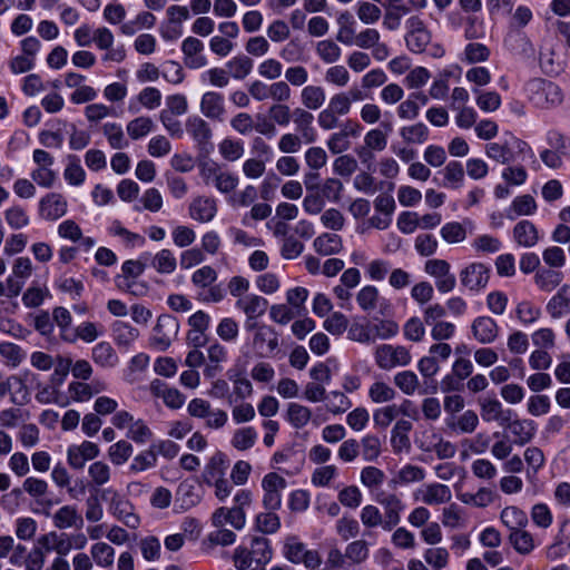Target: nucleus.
Masks as SVG:
<instances>
[{"label": "nucleus", "instance_id": "obj_20", "mask_svg": "<svg viewBox=\"0 0 570 570\" xmlns=\"http://www.w3.org/2000/svg\"><path fill=\"white\" fill-rule=\"evenodd\" d=\"M481 417L484 422H498L505 426L512 419L513 411L504 409L502 403L495 397H485L479 401Z\"/></svg>", "mask_w": 570, "mask_h": 570}, {"label": "nucleus", "instance_id": "obj_60", "mask_svg": "<svg viewBox=\"0 0 570 570\" xmlns=\"http://www.w3.org/2000/svg\"><path fill=\"white\" fill-rule=\"evenodd\" d=\"M219 155L227 161L234 163L244 155V142L239 139L225 138L218 144Z\"/></svg>", "mask_w": 570, "mask_h": 570}, {"label": "nucleus", "instance_id": "obj_33", "mask_svg": "<svg viewBox=\"0 0 570 570\" xmlns=\"http://www.w3.org/2000/svg\"><path fill=\"white\" fill-rule=\"evenodd\" d=\"M563 281V273L553 268L541 267L533 276L537 288L544 293H551L559 288Z\"/></svg>", "mask_w": 570, "mask_h": 570}, {"label": "nucleus", "instance_id": "obj_49", "mask_svg": "<svg viewBox=\"0 0 570 570\" xmlns=\"http://www.w3.org/2000/svg\"><path fill=\"white\" fill-rule=\"evenodd\" d=\"M226 68L232 78L243 80L252 72L253 60L245 55H238L227 61Z\"/></svg>", "mask_w": 570, "mask_h": 570}, {"label": "nucleus", "instance_id": "obj_48", "mask_svg": "<svg viewBox=\"0 0 570 570\" xmlns=\"http://www.w3.org/2000/svg\"><path fill=\"white\" fill-rule=\"evenodd\" d=\"M70 335L65 336V341L69 343L76 342L78 338L86 343H92L96 341L101 334L102 331L98 328V326L92 322H85L78 325L75 330H72Z\"/></svg>", "mask_w": 570, "mask_h": 570}, {"label": "nucleus", "instance_id": "obj_15", "mask_svg": "<svg viewBox=\"0 0 570 570\" xmlns=\"http://www.w3.org/2000/svg\"><path fill=\"white\" fill-rule=\"evenodd\" d=\"M490 269L482 263H471L460 272L462 286L472 292H479L488 285Z\"/></svg>", "mask_w": 570, "mask_h": 570}, {"label": "nucleus", "instance_id": "obj_56", "mask_svg": "<svg viewBox=\"0 0 570 570\" xmlns=\"http://www.w3.org/2000/svg\"><path fill=\"white\" fill-rule=\"evenodd\" d=\"M338 476V469L334 464L322 465L316 468L312 475L311 482L317 488H328L333 485V482Z\"/></svg>", "mask_w": 570, "mask_h": 570}, {"label": "nucleus", "instance_id": "obj_54", "mask_svg": "<svg viewBox=\"0 0 570 570\" xmlns=\"http://www.w3.org/2000/svg\"><path fill=\"white\" fill-rule=\"evenodd\" d=\"M150 265L156 269L159 274H173L177 267V261L174 253L164 248L155 254L151 258Z\"/></svg>", "mask_w": 570, "mask_h": 570}, {"label": "nucleus", "instance_id": "obj_36", "mask_svg": "<svg viewBox=\"0 0 570 570\" xmlns=\"http://www.w3.org/2000/svg\"><path fill=\"white\" fill-rule=\"evenodd\" d=\"M92 361L102 368H112L119 363V357L108 342H99L91 350Z\"/></svg>", "mask_w": 570, "mask_h": 570}, {"label": "nucleus", "instance_id": "obj_55", "mask_svg": "<svg viewBox=\"0 0 570 570\" xmlns=\"http://www.w3.org/2000/svg\"><path fill=\"white\" fill-rule=\"evenodd\" d=\"M312 411L302 404L289 403L286 411V419L295 429H302L308 424Z\"/></svg>", "mask_w": 570, "mask_h": 570}, {"label": "nucleus", "instance_id": "obj_14", "mask_svg": "<svg viewBox=\"0 0 570 570\" xmlns=\"http://www.w3.org/2000/svg\"><path fill=\"white\" fill-rule=\"evenodd\" d=\"M393 131L391 121H382L379 127L368 130L364 136V147L356 149L360 158H363L367 151H383L387 146V138Z\"/></svg>", "mask_w": 570, "mask_h": 570}, {"label": "nucleus", "instance_id": "obj_7", "mask_svg": "<svg viewBox=\"0 0 570 570\" xmlns=\"http://www.w3.org/2000/svg\"><path fill=\"white\" fill-rule=\"evenodd\" d=\"M376 365L384 371L407 366L412 356L407 347L403 345L381 344L374 351Z\"/></svg>", "mask_w": 570, "mask_h": 570}, {"label": "nucleus", "instance_id": "obj_24", "mask_svg": "<svg viewBox=\"0 0 570 570\" xmlns=\"http://www.w3.org/2000/svg\"><path fill=\"white\" fill-rule=\"evenodd\" d=\"M210 520L215 528H220L228 523L235 530H242L246 524V513L240 508L220 507L214 511Z\"/></svg>", "mask_w": 570, "mask_h": 570}, {"label": "nucleus", "instance_id": "obj_44", "mask_svg": "<svg viewBox=\"0 0 570 570\" xmlns=\"http://www.w3.org/2000/svg\"><path fill=\"white\" fill-rule=\"evenodd\" d=\"M508 540L512 548L522 556H528L535 549L533 535L525 528L510 532Z\"/></svg>", "mask_w": 570, "mask_h": 570}, {"label": "nucleus", "instance_id": "obj_23", "mask_svg": "<svg viewBox=\"0 0 570 570\" xmlns=\"http://www.w3.org/2000/svg\"><path fill=\"white\" fill-rule=\"evenodd\" d=\"M473 337L481 344H491L499 336V325L490 316H478L471 324Z\"/></svg>", "mask_w": 570, "mask_h": 570}, {"label": "nucleus", "instance_id": "obj_47", "mask_svg": "<svg viewBox=\"0 0 570 570\" xmlns=\"http://www.w3.org/2000/svg\"><path fill=\"white\" fill-rule=\"evenodd\" d=\"M101 130L112 149L120 150L129 146V140L126 138L120 124L106 122L102 125Z\"/></svg>", "mask_w": 570, "mask_h": 570}, {"label": "nucleus", "instance_id": "obj_10", "mask_svg": "<svg viewBox=\"0 0 570 570\" xmlns=\"http://www.w3.org/2000/svg\"><path fill=\"white\" fill-rule=\"evenodd\" d=\"M179 330L178 321L170 315H160L153 330L150 338L151 345L163 352L166 351L173 340L177 336Z\"/></svg>", "mask_w": 570, "mask_h": 570}, {"label": "nucleus", "instance_id": "obj_39", "mask_svg": "<svg viewBox=\"0 0 570 570\" xmlns=\"http://www.w3.org/2000/svg\"><path fill=\"white\" fill-rule=\"evenodd\" d=\"M12 385H17L13 393V402L23 404L29 400V393L23 380L18 375H12L7 380L0 374V399H2L11 389Z\"/></svg>", "mask_w": 570, "mask_h": 570}, {"label": "nucleus", "instance_id": "obj_26", "mask_svg": "<svg viewBox=\"0 0 570 570\" xmlns=\"http://www.w3.org/2000/svg\"><path fill=\"white\" fill-rule=\"evenodd\" d=\"M473 230L474 223L465 218L462 222L445 223L440 229V235L446 244H459L464 242L468 234H472Z\"/></svg>", "mask_w": 570, "mask_h": 570}, {"label": "nucleus", "instance_id": "obj_28", "mask_svg": "<svg viewBox=\"0 0 570 570\" xmlns=\"http://www.w3.org/2000/svg\"><path fill=\"white\" fill-rule=\"evenodd\" d=\"M546 309L554 318L570 314V284L561 285L557 293L548 301Z\"/></svg>", "mask_w": 570, "mask_h": 570}, {"label": "nucleus", "instance_id": "obj_9", "mask_svg": "<svg viewBox=\"0 0 570 570\" xmlns=\"http://www.w3.org/2000/svg\"><path fill=\"white\" fill-rule=\"evenodd\" d=\"M424 272L434 278L439 293L446 294L455 288L456 277L451 273V265L445 259L433 258L426 261Z\"/></svg>", "mask_w": 570, "mask_h": 570}, {"label": "nucleus", "instance_id": "obj_59", "mask_svg": "<svg viewBox=\"0 0 570 570\" xmlns=\"http://www.w3.org/2000/svg\"><path fill=\"white\" fill-rule=\"evenodd\" d=\"M355 13L358 20L366 26L376 23L382 17L380 7L368 1H358L355 4Z\"/></svg>", "mask_w": 570, "mask_h": 570}, {"label": "nucleus", "instance_id": "obj_2", "mask_svg": "<svg viewBox=\"0 0 570 570\" xmlns=\"http://www.w3.org/2000/svg\"><path fill=\"white\" fill-rule=\"evenodd\" d=\"M485 155L489 158L505 165L523 160L527 155L533 156V153L527 142L515 137H511L504 141L488 144L485 146Z\"/></svg>", "mask_w": 570, "mask_h": 570}, {"label": "nucleus", "instance_id": "obj_25", "mask_svg": "<svg viewBox=\"0 0 570 570\" xmlns=\"http://www.w3.org/2000/svg\"><path fill=\"white\" fill-rule=\"evenodd\" d=\"M504 428L510 430L518 446L530 443L537 434V423L531 419H511Z\"/></svg>", "mask_w": 570, "mask_h": 570}, {"label": "nucleus", "instance_id": "obj_61", "mask_svg": "<svg viewBox=\"0 0 570 570\" xmlns=\"http://www.w3.org/2000/svg\"><path fill=\"white\" fill-rule=\"evenodd\" d=\"M315 52L323 62L335 63L341 58L342 49L335 41L326 39L316 43Z\"/></svg>", "mask_w": 570, "mask_h": 570}, {"label": "nucleus", "instance_id": "obj_11", "mask_svg": "<svg viewBox=\"0 0 570 570\" xmlns=\"http://www.w3.org/2000/svg\"><path fill=\"white\" fill-rule=\"evenodd\" d=\"M286 480L275 472L267 473L262 480L264 491L263 505L267 511H276L282 505V491L286 488Z\"/></svg>", "mask_w": 570, "mask_h": 570}, {"label": "nucleus", "instance_id": "obj_22", "mask_svg": "<svg viewBox=\"0 0 570 570\" xmlns=\"http://www.w3.org/2000/svg\"><path fill=\"white\" fill-rule=\"evenodd\" d=\"M204 43L195 37H187L181 42L184 63L189 69H200L207 65V58L203 55Z\"/></svg>", "mask_w": 570, "mask_h": 570}, {"label": "nucleus", "instance_id": "obj_64", "mask_svg": "<svg viewBox=\"0 0 570 570\" xmlns=\"http://www.w3.org/2000/svg\"><path fill=\"white\" fill-rule=\"evenodd\" d=\"M425 562L433 568V570H443L448 567L450 553L445 548H430L424 551Z\"/></svg>", "mask_w": 570, "mask_h": 570}, {"label": "nucleus", "instance_id": "obj_3", "mask_svg": "<svg viewBox=\"0 0 570 570\" xmlns=\"http://www.w3.org/2000/svg\"><path fill=\"white\" fill-rule=\"evenodd\" d=\"M199 175L206 186H214L222 194L234 191L239 183L236 174L223 169L216 163L202 164Z\"/></svg>", "mask_w": 570, "mask_h": 570}, {"label": "nucleus", "instance_id": "obj_45", "mask_svg": "<svg viewBox=\"0 0 570 570\" xmlns=\"http://www.w3.org/2000/svg\"><path fill=\"white\" fill-rule=\"evenodd\" d=\"M537 210V204L531 195L518 196L513 199L507 213V217L511 220L518 216H529Z\"/></svg>", "mask_w": 570, "mask_h": 570}, {"label": "nucleus", "instance_id": "obj_43", "mask_svg": "<svg viewBox=\"0 0 570 570\" xmlns=\"http://www.w3.org/2000/svg\"><path fill=\"white\" fill-rule=\"evenodd\" d=\"M326 99L325 90L321 86L308 85L301 91V101L306 110L320 109Z\"/></svg>", "mask_w": 570, "mask_h": 570}, {"label": "nucleus", "instance_id": "obj_16", "mask_svg": "<svg viewBox=\"0 0 570 570\" xmlns=\"http://www.w3.org/2000/svg\"><path fill=\"white\" fill-rule=\"evenodd\" d=\"M218 212V202L212 196H196L188 206V215L198 223L212 222Z\"/></svg>", "mask_w": 570, "mask_h": 570}, {"label": "nucleus", "instance_id": "obj_1", "mask_svg": "<svg viewBox=\"0 0 570 570\" xmlns=\"http://www.w3.org/2000/svg\"><path fill=\"white\" fill-rule=\"evenodd\" d=\"M524 89L529 101L539 109L549 110L560 106L563 101L562 89L547 79H531Z\"/></svg>", "mask_w": 570, "mask_h": 570}, {"label": "nucleus", "instance_id": "obj_46", "mask_svg": "<svg viewBox=\"0 0 570 570\" xmlns=\"http://www.w3.org/2000/svg\"><path fill=\"white\" fill-rule=\"evenodd\" d=\"M111 331L114 340L119 346H130L139 336L137 328L122 321H116Z\"/></svg>", "mask_w": 570, "mask_h": 570}, {"label": "nucleus", "instance_id": "obj_42", "mask_svg": "<svg viewBox=\"0 0 570 570\" xmlns=\"http://www.w3.org/2000/svg\"><path fill=\"white\" fill-rule=\"evenodd\" d=\"M360 444V453L365 462H375L383 452V442L375 434L364 435Z\"/></svg>", "mask_w": 570, "mask_h": 570}, {"label": "nucleus", "instance_id": "obj_62", "mask_svg": "<svg viewBox=\"0 0 570 570\" xmlns=\"http://www.w3.org/2000/svg\"><path fill=\"white\" fill-rule=\"evenodd\" d=\"M154 128V121L150 117L140 116L127 124V134L132 140L146 137Z\"/></svg>", "mask_w": 570, "mask_h": 570}, {"label": "nucleus", "instance_id": "obj_29", "mask_svg": "<svg viewBox=\"0 0 570 570\" xmlns=\"http://www.w3.org/2000/svg\"><path fill=\"white\" fill-rule=\"evenodd\" d=\"M413 425L405 419L395 422L391 431V446L395 454L409 452L411 450L410 432Z\"/></svg>", "mask_w": 570, "mask_h": 570}, {"label": "nucleus", "instance_id": "obj_21", "mask_svg": "<svg viewBox=\"0 0 570 570\" xmlns=\"http://www.w3.org/2000/svg\"><path fill=\"white\" fill-rule=\"evenodd\" d=\"M32 272L33 266L29 257L21 256L16 258L12 264L11 275L6 278L10 292L14 293L16 296H19L26 281L32 275Z\"/></svg>", "mask_w": 570, "mask_h": 570}, {"label": "nucleus", "instance_id": "obj_40", "mask_svg": "<svg viewBox=\"0 0 570 570\" xmlns=\"http://www.w3.org/2000/svg\"><path fill=\"white\" fill-rule=\"evenodd\" d=\"M501 522L510 532L522 530L528 524L527 513L518 507H505L500 513Z\"/></svg>", "mask_w": 570, "mask_h": 570}, {"label": "nucleus", "instance_id": "obj_38", "mask_svg": "<svg viewBox=\"0 0 570 570\" xmlns=\"http://www.w3.org/2000/svg\"><path fill=\"white\" fill-rule=\"evenodd\" d=\"M227 377L233 383V393L229 396V403H233V396L236 400H245L253 394L250 381L244 376L240 371L232 368L227 372Z\"/></svg>", "mask_w": 570, "mask_h": 570}, {"label": "nucleus", "instance_id": "obj_5", "mask_svg": "<svg viewBox=\"0 0 570 570\" xmlns=\"http://www.w3.org/2000/svg\"><path fill=\"white\" fill-rule=\"evenodd\" d=\"M250 332H253V336L248 342L249 351L258 357L274 355L279 347L278 333L266 324H255Z\"/></svg>", "mask_w": 570, "mask_h": 570}, {"label": "nucleus", "instance_id": "obj_34", "mask_svg": "<svg viewBox=\"0 0 570 570\" xmlns=\"http://www.w3.org/2000/svg\"><path fill=\"white\" fill-rule=\"evenodd\" d=\"M236 541V533L224 527L208 533L206 539L202 542V549L205 553L210 554L217 546L228 547Z\"/></svg>", "mask_w": 570, "mask_h": 570}, {"label": "nucleus", "instance_id": "obj_4", "mask_svg": "<svg viewBox=\"0 0 570 570\" xmlns=\"http://www.w3.org/2000/svg\"><path fill=\"white\" fill-rule=\"evenodd\" d=\"M102 499L109 501V512L126 527L137 529L140 525V518L136 514L131 502L118 491L105 489Z\"/></svg>", "mask_w": 570, "mask_h": 570}, {"label": "nucleus", "instance_id": "obj_6", "mask_svg": "<svg viewBox=\"0 0 570 570\" xmlns=\"http://www.w3.org/2000/svg\"><path fill=\"white\" fill-rule=\"evenodd\" d=\"M187 412L193 417L205 420V426L212 430L224 428L228 421L226 411L214 409L209 401L200 397L189 401Z\"/></svg>", "mask_w": 570, "mask_h": 570}, {"label": "nucleus", "instance_id": "obj_8", "mask_svg": "<svg viewBox=\"0 0 570 570\" xmlns=\"http://www.w3.org/2000/svg\"><path fill=\"white\" fill-rule=\"evenodd\" d=\"M405 42L413 53H422L431 42V32L419 16H411L405 21Z\"/></svg>", "mask_w": 570, "mask_h": 570}, {"label": "nucleus", "instance_id": "obj_32", "mask_svg": "<svg viewBox=\"0 0 570 570\" xmlns=\"http://www.w3.org/2000/svg\"><path fill=\"white\" fill-rule=\"evenodd\" d=\"M513 240L521 247H534L540 237L539 232L534 224L530 220L523 219L515 224L512 230Z\"/></svg>", "mask_w": 570, "mask_h": 570}, {"label": "nucleus", "instance_id": "obj_52", "mask_svg": "<svg viewBox=\"0 0 570 570\" xmlns=\"http://www.w3.org/2000/svg\"><path fill=\"white\" fill-rule=\"evenodd\" d=\"M94 562L100 568H110L114 564L115 549L106 542L94 543L90 548Z\"/></svg>", "mask_w": 570, "mask_h": 570}, {"label": "nucleus", "instance_id": "obj_63", "mask_svg": "<svg viewBox=\"0 0 570 570\" xmlns=\"http://www.w3.org/2000/svg\"><path fill=\"white\" fill-rule=\"evenodd\" d=\"M132 445L126 440H120L109 446L108 458L112 464L122 465L132 455Z\"/></svg>", "mask_w": 570, "mask_h": 570}, {"label": "nucleus", "instance_id": "obj_19", "mask_svg": "<svg viewBox=\"0 0 570 570\" xmlns=\"http://www.w3.org/2000/svg\"><path fill=\"white\" fill-rule=\"evenodd\" d=\"M199 110L207 119L223 121L226 115L224 95L218 91L204 92L200 98Z\"/></svg>", "mask_w": 570, "mask_h": 570}, {"label": "nucleus", "instance_id": "obj_13", "mask_svg": "<svg viewBox=\"0 0 570 570\" xmlns=\"http://www.w3.org/2000/svg\"><path fill=\"white\" fill-rule=\"evenodd\" d=\"M375 501L383 508L384 531H391L400 521L405 509L403 501L394 493L380 492Z\"/></svg>", "mask_w": 570, "mask_h": 570}, {"label": "nucleus", "instance_id": "obj_17", "mask_svg": "<svg viewBox=\"0 0 570 570\" xmlns=\"http://www.w3.org/2000/svg\"><path fill=\"white\" fill-rule=\"evenodd\" d=\"M187 134L196 142L200 150L208 151L212 148L213 131L209 124L200 116H189L185 124Z\"/></svg>", "mask_w": 570, "mask_h": 570}, {"label": "nucleus", "instance_id": "obj_58", "mask_svg": "<svg viewBox=\"0 0 570 570\" xmlns=\"http://www.w3.org/2000/svg\"><path fill=\"white\" fill-rule=\"evenodd\" d=\"M442 174L444 178V187L453 189L462 187L464 181V169L461 163L450 161L442 170Z\"/></svg>", "mask_w": 570, "mask_h": 570}, {"label": "nucleus", "instance_id": "obj_30", "mask_svg": "<svg viewBox=\"0 0 570 570\" xmlns=\"http://www.w3.org/2000/svg\"><path fill=\"white\" fill-rule=\"evenodd\" d=\"M52 523L59 530L69 528L81 529L83 527V518L75 505L66 504L52 514Z\"/></svg>", "mask_w": 570, "mask_h": 570}, {"label": "nucleus", "instance_id": "obj_27", "mask_svg": "<svg viewBox=\"0 0 570 570\" xmlns=\"http://www.w3.org/2000/svg\"><path fill=\"white\" fill-rule=\"evenodd\" d=\"M292 120L305 144H313L316 141L317 132L313 127L314 116L312 112L297 107L293 110Z\"/></svg>", "mask_w": 570, "mask_h": 570}, {"label": "nucleus", "instance_id": "obj_18", "mask_svg": "<svg viewBox=\"0 0 570 570\" xmlns=\"http://www.w3.org/2000/svg\"><path fill=\"white\" fill-rule=\"evenodd\" d=\"M67 210V199L59 193H49L39 200V216L42 219L58 220Z\"/></svg>", "mask_w": 570, "mask_h": 570}, {"label": "nucleus", "instance_id": "obj_57", "mask_svg": "<svg viewBox=\"0 0 570 570\" xmlns=\"http://www.w3.org/2000/svg\"><path fill=\"white\" fill-rule=\"evenodd\" d=\"M524 462L527 463L528 478H534L537 473L544 466L546 456L543 451L538 446H528L523 452Z\"/></svg>", "mask_w": 570, "mask_h": 570}, {"label": "nucleus", "instance_id": "obj_50", "mask_svg": "<svg viewBox=\"0 0 570 570\" xmlns=\"http://www.w3.org/2000/svg\"><path fill=\"white\" fill-rule=\"evenodd\" d=\"M225 455L222 452H216L206 464L203 479L206 484H212V481L224 478L225 475Z\"/></svg>", "mask_w": 570, "mask_h": 570}, {"label": "nucleus", "instance_id": "obj_35", "mask_svg": "<svg viewBox=\"0 0 570 570\" xmlns=\"http://www.w3.org/2000/svg\"><path fill=\"white\" fill-rule=\"evenodd\" d=\"M314 250L322 256H331L342 252V237L334 233H323L313 242Z\"/></svg>", "mask_w": 570, "mask_h": 570}, {"label": "nucleus", "instance_id": "obj_12", "mask_svg": "<svg viewBox=\"0 0 570 570\" xmlns=\"http://www.w3.org/2000/svg\"><path fill=\"white\" fill-rule=\"evenodd\" d=\"M235 307L242 311L246 316L244 323L245 330L252 331L255 324H258L256 322L257 318L265 314L268 307V301L257 294H247L236 301Z\"/></svg>", "mask_w": 570, "mask_h": 570}, {"label": "nucleus", "instance_id": "obj_41", "mask_svg": "<svg viewBox=\"0 0 570 570\" xmlns=\"http://www.w3.org/2000/svg\"><path fill=\"white\" fill-rule=\"evenodd\" d=\"M399 134L405 144L422 145L428 141L430 130L425 124L415 122L412 125L403 126Z\"/></svg>", "mask_w": 570, "mask_h": 570}, {"label": "nucleus", "instance_id": "obj_51", "mask_svg": "<svg viewBox=\"0 0 570 570\" xmlns=\"http://www.w3.org/2000/svg\"><path fill=\"white\" fill-rule=\"evenodd\" d=\"M68 163L63 169V178L70 186H81L86 180V171L80 165V160L75 155H69Z\"/></svg>", "mask_w": 570, "mask_h": 570}, {"label": "nucleus", "instance_id": "obj_31", "mask_svg": "<svg viewBox=\"0 0 570 570\" xmlns=\"http://www.w3.org/2000/svg\"><path fill=\"white\" fill-rule=\"evenodd\" d=\"M417 499L429 505L442 504L451 500V490L442 483H430L417 491Z\"/></svg>", "mask_w": 570, "mask_h": 570}, {"label": "nucleus", "instance_id": "obj_37", "mask_svg": "<svg viewBox=\"0 0 570 570\" xmlns=\"http://www.w3.org/2000/svg\"><path fill=\"white\" fill-rule=\"evenodd\" d=\"M446 425L460 433H473L479 425V416L473 410H466L458 416L448 417Z\"/></svg>", "mask_w": 570, "mask_h": 570}, {"label": "nucleus", "instance_id": "obj_53", "mask_svg": "<svg viewBox=\"0 0 570 570\" xmlns=\"http://www.w3.org/2000/svg\"><path fill=\"white\" fill-rule=\"evenodd\" d=\"M258 438V433L253 426H245L235 430L230 444L238 451H246L254 446Z\"/></svg>", "mask_w": 570, "mask_h": 570}]
</instances>
